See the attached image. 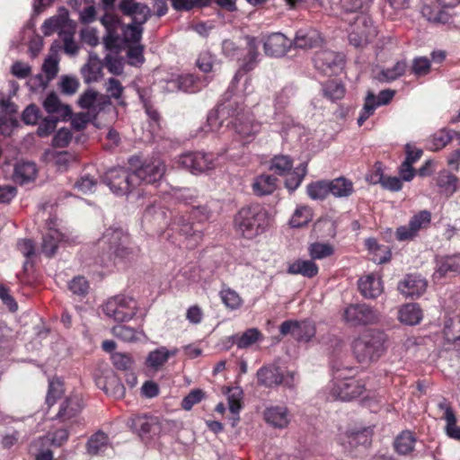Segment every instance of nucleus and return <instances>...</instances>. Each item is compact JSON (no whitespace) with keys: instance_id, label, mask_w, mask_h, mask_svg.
I'll list each match as a JSON object with an SVG mask.
<instances>
[{"instance_id":"f257e3e1","label":"nucleus","mask_w":460,"mask_h":460,"mask_svg":"<svg viewBox=\"0 0 460 460\" xmlns=\"http://www.w3.org/2000/svg\"><path fill=\"white\" fill-rule=\"evenodd\" d=\"M226 95L227 102L218 107V115L227 114L232 117L227 127L231 125L237 142L242 146L252 143L261 132V124L254 119L252 114L245 111L243 103L239 102L241 96L237 93L227 92Z\"/></svg>"},{"instance_id":"f03ea898","label":"nucleus","mask_w":460,"mask_h":460,"mask_svg":"<svg viewBox=\"0 0 460 460\" xmlns=\"http://www.w3.org/2000/svg\"><path fill=\"white\" fill-rule=\"evenodd\" d=\"M101 249L98 263L109 268L131 258L133 247L128 234L120 227H110L105 230L97 242Z\"/></svg>"},{"instance_id":"7ed1b4c3","label":"nucleus","mask_w":460,"mask_h":460,"mask_svg":"<svg viewBox=\"0 0 460 460\" xmlns=\"http://www.w3.org/2000/svg\"><path fill=\"white\" fill-rule=\"evenodd\" d=\"M388 336L377 329L363 332L353 340L351 350L358 362L370 364L376 362L387 350Z\"/></svg>"},{"instance_id":"20e7f679","label":"nucleus","mask_w":460,"mask_h":460,"mask_svg":"<svg viewBox=\"0 0 460 460\" xmlns=\"http://www.w3.org/2000/svg\"><path fill=\"white\" fill-rule=\"evenodd\" d=\"M270 214L260 204L242 208L234 217L237 233L246 239H253L263 234L270 226Z\"/></svg>"},{"instance_id":"39448f33","label":"nucleus","mask_w":460,"mask_h":460,"mask_svg":"<svg viewBox=\"0 0 460 460\" xmlns=\"http://www.w3.org/2000/svg\"><path fill=\"white\" fill-rule=\"evenodd\" d=\"M357 370L353 367L338 368L333 373L332 395L341 401H350L360 396L365 390L362 380L356 378Z\"/></svg>"},{"instance_id":"423d86ee","label":"nucleus","mask_w":460,"mask_h":460,"mask_svg":"<svg viewBox=\"0 0 460 460\" xmlns=\"http://www.w3.org/2000/svg\"><path fill=\"white\" fill-rule=\"evenodd\" d=\"M230 148H224L217 154L212 152L193 151L179 155L175 161L179 168H182L198 175L215 170Z\"/></svg>"},{"instance_id":"0eeeda50","label":"nucleus","mask_w":460,"mask_h":460,"mask_svg":"<svg viewBox=\"0 0 460 460\" xmlns=\"http://www.w3.org/2000/svg\"><path fill=\"white\" fill-rule=\"evenodd\" d=\"M210 217V211L207 206L192 207L189 215H178L175 217L172 229L178 231L181 234L189 239L191 243L190 246L196 245L202 238L200 229L194 228L195 223L207 221Z\"/></svg>"},{"instance_id":"6e6552de","label":"nucleus","mask_w":460,"mask_h":460,"mask_svg":"<svg viewBox=\"0 0 460 460\" xmlns=\"http://www.w3.org/2000/svg\"><path fill=\"white\" fill-rule=\"evenodd\" d=\"M257 382L259 385L272 388L280 385L287 388H294L298 383L296 372L286 370L283 371L275 365H266L257 371Z\"/></svg>"},{"instance_id":"1a4fd4ad","label":"nucleus","mask_w":460,"mask_h":460,"mask_svg":"<svg viewBox=\"0 0 460 460\" xmlns=\"http://www.w3.org/2000/svg\"><path fill=\"white\" fill-rule=\"evenodd\" d=\"M137 302L129 296L117 295L107 300L103 305L106 316L116 322H128L137 313Z\"/></svg>"},{"instance_id":"9d476101","label":"nucleus","mask_w":460,"mask_h":460,"mask_svg":"<svg viewBox=\"0 0 460 460\" xmlns=\"http://www.w3.org/2000/svg\"><path fill=\"white\" fill-rule=\"evenodd\" d=\"M377 33L371 17L367 13H360L349 25V40L354 47L360 48L373 41Z\"/></svg>"},{"instance_id":"9b49d317","label":"nucleus","mask_w":460,"mask_h":460,"mask_svg":"<svg viewBox=\"0 0 460 460\" xmlns=\"http://www.w3.org/2000/svg\"><path fill=\"white\" fill-rule=\"evenodd\" d=\"M296 88L291 85H285L274 95V112L272 115V125H276V129H284L291 122V118L288 114V107L296 94Z\"/></svg>"},{"instance_id":"f8f14e48","label":"nucleus","mask_w":460,"mask_h":460,"mask_svg":"<svg viewBox=\"0 0 460 460\" xmlns=\"http://www.w3.org/2000/svg\"><path fill=\"white\" fill-rule=\"evenodd\" d=\"M134 176V171L129 172L122 167L112 168L105 173L104 182L114 194L124 196L128 195L137 185V179Z\"/></svg>"},{"instance_id":"ddd939ff","label":"nucleus","mask_w":460,"mask_h":460,"mask_svg":"<svg viewBox=\"0 0 460 460\" xmlns=\"http://www.w3.org/2000/svg\"><path fill=\"white\" fill-rule=\"evenodd\" d=\"M373 433V427L355 424L348 427L345 431L339 433L338 442L345 451L350 452L357 447H367L370 445Z\"/></svg>"},{"instance_id":"4468645a","label":"nucleus","mask_w":460,"mask_h":460,"mask_svg":"<svg viewBox=\"0 0 460 460\" xmlns=\"http://www.w3.org/2000/svg\"><path fill=\"white\" fill-rule=\"evenodd\" d=\"M342 316L346 323L353 327L376 324L380 319L379 313L366 304L349 305Z\"/></svg>"},{"instance_id":"2eb2a0df","label":"nucleus","mask_w":460,"mask_h":460,"mask_svg":"<svg viewBox=\"0 0 460 460\" xmlns=\"http://www.w3.org/2000/svg\"><path fill=\"white\" fill-rule=\"evenodd\" d=\"M431 223V213L429 210H420L414 214L408 225L396 228L395 238L399 242L412 241L421 230L429 228Z\"/></svg>"},{"instance_id":"dca6fc26","label":"nucleus","mask_w":460,"mask_h":460,"mask_svg":"<svg viewBox=\"0 0 460 460\" xmlns=\"http://www.w3.org/2000/svg\"><path fill=\"white\" fill-rule=\"evenodd\" d=\"M137 184H154L162 180L165 172L164 162L159 156L146 158L134 170Z\"/></svg>"},{"instance_id":"f3484780","label":"nucleus","mask_w":460,"mask_h":460,"mask_svg":"<svg viewBox=\"0 0 460 460\" xmlns=\"http://www.w3.org/2000/svg\"><path fill=\"white\" fill-rule=\"evenodd\" d=\"M247 52L243 56L241 68L234 75L229 87L228 93H236V87L240 79L245 75L246 73L252 71L260 62L259 45L260 41L254 37H247Z\"/></svg>"},{"instance_id":"a211bd4d","label":"nucleus","mask_w":460,"mask_h":460,"mask_svg":"<svg viewBox=\"0 0 460 460\" xmlns=\"http://www.w3.org/2000/svg\"><path fill=\"white\" fill-rule=\"evenodd\" d=\"M421 14L429 22L433 23H447L449 15L441 8H453L460 4V0H422Z\"/></svg>"},{"instance_id":"6ab92c4d","label":"nucleus","mask_w":460,"mask_h":460,"mask_svg":"<svg viewBox=\"0 0 460 460\" xmlns=\"http://www.w3.org/2000/svg\"><path fill=\"white\" fill-rule=\"evenodd\" d=\"M279 332L282 335L290 333L299 342H309L315 335V325L313 322L285 321L280 324Z\"/></svg>"},{"instance_id":"aec40b11","label":"nucleus","mask_w":460,"mask_h":460,"mask_svg":"<svg viewBox=\"0 0 460 460\" xmlns=\"http://www.w3.org/2000/svg\"><path fill=\"white\" fill-rule=\"evenodd\" d=\"M102 24L106 30V35L103 38V43L107 49L118 50L122 48V37L119 34L121 29L119 18L112 13H106L101 19Z\"/></svg>"},{"instance_id":"412c9836","label":"nucleus","mask_w":460,"mask_h":460,"mask_svg":"<svg viewBox=\"0 0 460 460\" xmlns=\"http://www.w3.org/2000/svg\"><path fill=\"white\" fill-rule=\"evenodd\" d=\"M314 62L316 69L328 76H332L342 69L344 59L341 54L324 49L314 55Z\"/></svg>"},{"instance_id":"4be33fe9","label":"nucleus","mask_w":460,"mask_h":460,"mask_svg":"<svg viewBox=\"0 0 460 460\" xmlns=\"http://www.w3.org/2000/svg\"><path fill=\"white\" fill-rule=\"evenodd\" d=\"M266 56L282 58L292 48V40L281 32H272L261 38Z\"/></svg>"},{"instance_id":"5701e85b","label":"nucleus","mask_w":460,"mask_h":460,"mask_svg":"<svg viewBox=\"0 0 460 460\" xmlns=\"http://www.w3.org/2000/svg\"><path fill=\"white\" fill-rule=\"evenodd\" d=\"M55 218H49L48 230L43 234L41 252L50 257L54 255L61 243H66L67 237L58 229Z\"/></svg>"},{"instance_id":"b1692460","label":"nucleus","mask_w":460,"mask_h":460,"mask_svg":"<svg viewBox=\"0 0 460 460\" xmlns=\"http://www.w3.org/2000/svg\"><path fill=\"white\" fill-rule=\"evenodd\" d=\"M427 288V281L417 274H409L398 284V290L405 297L416 298Z\"/></svg>"},{"instance_id":"393cba45","label":"nucleus","mask_w":460,"mask_h":460,"mask_svg":"<svg viewBox=\"0 0 460 460\" xmlns=\"http://www.w3.org/2000/svg\"><path fill=\"white\" fill-rule=\"evenodd\" d=\"M263 417L268 424L277 429L287 428L291 420L290 411L284 404L267 407Z\"/></svg>"},{"instance_id":"a878e982","label":"nucleus","mask_w":460,"mask_h":460,"mask_svg":"<svg viewBox=\"0 0 460 460\" xmlns=\"http://www.w3.org/2000/svg\"><path fill=\"white\" fill-rule=\"evenodd\" d=\"M83 409V402L78 395H73L64 400L57 414V419L61 422L74 423L81 410Z\"/></svg>"},{"instance_id":"bb28decb","label":"nucleus","mask_w":460,"mask_h":460,"mask_svg":"<svg viewBox=\"0 0 460 460\" xmlns=\"http://www.w3.org/2000/svg\"><path fill=\"white\" fill-rule=\"evenodd\" d=\"M358 288L367 299H375L384 291L380 277L373 273L362 276L358 281Z\"/></svg>"},{"instance_id":"cd10ccee","label":"nucleus","mask_w":460,"mask_h":460,"mask_svg":"<svg viewBox=\"0 0 460 460\" xmlns=\"http://www.w3.org/2000/svg\"><path fill=\"white\" fill-rule=\"evenodd\" d=\"M119 9L124 14L132 17V23L144 24L150 15L149 8L135 0H122L119 3Z\"/></svg>"},{"instance_id":"c85d7f7f","label":"nucleus","mask_w":460,"mask_h":460,"mask_svg":"<svg viewBox=\"0 0 460 460\" xmlns=\"http://www.w3.org/2000/svg\"><path fill=\"white\" fill-rule=\"evenodd\" d=\"M178 353L177 349H168L164 346H161L150 351L146 358V367L154 372L159 371L171 357Z\"/></svg>"},{"instance_id":"c756f323","label":"nucleus","mask_w":460,"mask_h":460,"mask_svg":"<svg viewBox=\"0 0 460 460\" xmlns=\"http://www.w3.org/2000/svg\"><path fill=\"white\" fill-rule=\"evenodd\" d=\"M43 107L49 115L62 119V120L70 118L72 114L70 107L63 104L55 93H50L47 95L43 102Z\"/></svg>"},{"instance_id":"7c9ffc66","label":"nucleus","mask_w":460,"mask_h":460,"mask_svg":"<svg viewBox=\"0 0 460 460\" xmlns=\"http://www.w3.org/2000/svg\"><path fill=\"white\" fill-rule=\"evenodd\" d=\"M322 42L319 32L315 30H298L295 39L292 40V47L295 49H313Z\"/></svg>"},{"instance_id":"2f4dec72","label":"nucleus","mask_w":460,"mask_h":460,"mask_svg":"<svg viewBox=\"0 0 460 460\" xmlns=\"http://www.w3.org/2000/svg\"><path fill=\"white\" fill-rule=\"evenodd\" d=\"M46 158L52 163L58 171L65 172L77 163L75 154L68 151L48 150L45 153Z\"/></svg>"},{"instance_id":"473e14b6","label":"nucleus","mask_w":460,"mask_h":460,"mask_svg":"<svg viewBox=\"0 0 460 460\" xmlns=\"http://www.w3.org/2000/svg\"><path fill=\"white\" fill-rule=\"evenodd\" d=\"M436 184L440 189V192L447 198L460 188L459 179L447 170H442L438 173Z\"/></svg>"},{"instance_id":"72a5a7b5","label":"nucleus","mask_w":460,"mask_h":460,"mask_svg":"<svg viewBox=\"0 0 460 460\" xmlns=\"http://www.w3.org/2000/svg\"><path fill=\"white\" fill-rule=\"evenodd\" d=\"M287 271L291 275H301L305 278L312 279L318 274L319 268L311 259H297L289 263Z\"/></svg>"},{"instance_id":"f704fd0d","label":"nucleus","mask_w":460,"mask_h":460,"mask_svg":"<svg viewBox=\"0 0 460 460\" xmlns=\"http://www.w3.org/2000/svg\"><path fill=\"white\" fill-rule=\"evenodd\" d=\"M454 130L443 128L426 139L425 148L432 152H438L446 147L453 139Z\"/></svg>"},{"instance_id":"c9c22d12","label":"nucleus","mask_w":460,"mask_h":460,"mask_svg":"<svg viewBox=\"0 0 460 460\" xmlns=\"http://www.w3.org/2000/svg\"><path fill=\"white\" fill-rule=\"evenodd\" d=\"M278 179L270 174H261L254 178L252 190L256 196L262 197L272 194L277 189Z\"/></svg>"},{"instance_id":"e433bc0d","label":"nucleus","mask_w":460,"mask_h":460,"mask_svg":"<svg viewBox=\"0 0 460 460\" xmlns=\"http://www.w3.org/2000/svg\"><path fill=\"white\" fill-rule=\"evenodd\" d=\"M36 164L31 162H18L14 166L13 179L21 185L29 183L36 178Z\"/></svg>"},{"instance_id":"4c0bfd02","label":"nucleus","mask_w":460,"mask_h":460,"mask_svg":"<svg viewBox=\"0 0 460 460\" xmlns=\"http://www.w3.org/2000/svg\"><path fill=\"white\" fill-rule=\"evenodd\" d=\"M365 245L372 254V261L376 264H384L390 261L392 252L388 246L379 244L375 238H367Z\"/></svg>"},{"instance_id":"58836bf2","label":"nucleus","mask_w":460,"mask_h":460,"mask_svg":"<svg viewBox=\"0 0 460 460\" xmlns=\"http://www.w3.org/2000/svg\"><path fill=\"white\" fill-rule=\"evenodd\" d=\"M201 279L200 269L196 265L183 267L176 275V284L179 288H185Z\"/></svg>"},{"instance_id":"ea45409f","label":"nucleus","mask_w":460,"mask_h":460,"mask_svg":"<svg viewBox=\"0 0 460 460\" xmlns=\"http://www.w3.org/2000/svg\"><path fill=\"white\" fill-rule=\"evenodd\" d=\"M416 442L415 435L409 430H404L395 438L394 447L399 455L408 456L413 452Z\"/></svg>"},{"instance_id":"a19ab883","label":"nucleus","mask_w":460,"mask_h":460,"mask_svg":"<svg viewBox=\"0 0 460 460\" xmlns=\"http://www.w3.org/2000/svg\"><path fill=\"white\" fill-rule=\"evenodd\" d=\"M69 432L66 429H58L54 432H49L33 442L34 447H61L68 439Z\"/></svg>"},{"instance_id":"79ce46f5","label":"nucleus","mask_w":460,"mask_h":460,"mask_svg":"<svg viewBox=\"0 0 460 460\" xmlns=\"http://www.w3.org/2000/svg\"><path fill=\"white\" fill-rule=\"evenodd\" d=\"M111 447L107 434L97 431L90 437L86 444L87 453L92 456L104 453Z\"/></svg>"},{"instance_id":"37998d69","label":"nucleus","mask_w":460,"mask_h":460,"mask_svg":"<svg viewBox=\"0 0 460 460\" xmlns=\"http://www.w3.org/2000/svg\"><path fill=\"white\" fill-rule=\"evenodd\" d=\"M233 344L238 349H247L258 341L262 339V333L257 328L247 329L241 334H234L231 337Z\"/></svg>"},{"instance_id":"c03bdc74","label":"nucleus","mask_w":460,"mask_h":460,"mask_svg":"<svg viewBox=\"0 0 460 460\" xmlns=\"http://www.w3.org/2000/svg\"><path fill=\"white\" fill-rule=\"evenodd\" d=\"M81 73L85 83L97 82L102 76V63L97 56L90 55L88 62L82 67Z\"/></svg>"},{"instance_id":"a18cd8bd","label":"nucleus","mask_w":460,"mask_h":460,"mask_svg":"<svg viewBox=\"0 0 460 460\" xmlns=\"http://www.w3.org/2000/svg\"><path fill=\"white\" fill-rule=\"evenodd\" d=\"M422 319V311L417 304H406L399 310V320L407 325L418 324Z\"/></svg>"},{"instance_id":"49530a36","label":"nucleus","mask_w":460,"mask_h":460,"mask_svg":"<svg viewBox=\"0 0 460 460\" xmlns=\"http://www.w3.org/2000/svg\"><path fill=\"white\" fill-rule=\"evenodd\" d=\"M156 424V419L152 416H135L130 419L128 425L141 438L148 435Z\"/></svg>"},{"instance_id":"de8ad7c7","label":"nucleus","mask_w":460,"mask_h":460,"mask_svg":"<svg viewBox=\"0 0 460 460\" xmlns=\"http://www.w3.org/2000/svg\"><path fill=\"white\" fill-rule=\"evenodd\" d=\"M375 183H380L384 189L391 191H399L402 188V179L396 176H385L380 164H376Z\"/></svg>"},{"instance_id":"09e8293b","label":"nucleus","mask_w":460,"mask_h":460,"mask_svg":"<svg viewBox=\"0 0 460 460\" xmlns=\"http://www.w3.org/2000/svg\"><path fill=\"white\" fill-rule=\"evenodd\" d=\"M328 182L330 187V193H332L334 197L347 198L350 196L354 191L352 181L344 177H339Z\"/></svg>"},{"instance_id":"8fccbe9b","label":"nucleus","mask_w":460,"mask_h":460,"mask_svg":"<svg viewBox=\"0 0 460 460\" xmlns=\"http://www.w3.org/2000/svg\"><path fill=\"white\" fill-rule=\"evenodd\" d=\"M308 254L314 261L331 257L334 253V247L328 243L314 242L308 246Z\"/></svg>"},{"instance_id":"3c124183","label":"nucleus","mask_w":460,"mask_h":460,"mask_svg":"<svg viewBox=\"0 0 460 460\" xmlns=\"http://www.w3.org/2000/svg\"><path fill=\"white\" fill-rule=\"evenodd\" d=\"M407 63L405 60L397 61L393 67L380 71L377 79L381 82H392L401 77L406 71Z\"/></svg>"},{"instance_id":"603ef678","label":"nucleus","mask_w":460,"mask_h":460,"mask_svg":"<svg viewBox=\"0 0 460 460\" xmlns=\"http://www.w3.org/2000/svg\"><path fill=\"white\" fill-rule=\"evenodd\" d=\"M448 273H454V263L450 255L436 258V267L432 275L434 281H440Z\"/></svg>"},{"instance_id":"864d4df0","label":"nucleus","mask_w":460,"mask_h":460,"mask_svg":"<svg viewBox=\"0 0 460 460\" xmlns=\"http://www.w3.org/2000/svg\"><path fill=\"white\" fill-rule=\"evenodd\" d=\"M75 28L69 25L67 29L58 31V37L63 41L64 51L68 55H75L78 52V45L75 41Z\"/></svg>"},{"instance_id":"5fc2aeb1","label":"nucleus","mask_w":460,"mask_h":460,"mask_svg":"<svg viewBox=\"0 0 460 460\" xmlns=\"http://www.w3.org/2000/svg\"><path fill=\"white\" fill-rule=\"evenodd\" d=\"M444 337L448 343L460 341V315L448 319L443 330Z\"/></svg>"},{"instance_id":"6e6d98bb","label":"nucleus","mask_w":460,"mask_h":460,"mask_svg":"<svg viewBox=\"0 0 460 460\" xmlns=\"http://www.w3.org/2000/svg\"><path fill=\"white\" fill-rule=\"evenodd\" d=\"M222 303L230 310H237L243 305L240 295L230 288H224L219 292Z\"/></svg>"},{"instance_id":"4d7b16f0","label":"nucleus","mask_w":460,"mask_h":460,"mask_svg":"<svg viewBox=\"0 0 460 460\" xmlns=\"http://www.w3.org/2000/svg\"><path fill=\"white\" fill-rule=\"evenodd\" d=\"M306 173V163L301 164L299 166L296 167L294 171L291 173H289V175L287 177L285 181L286 188L288 189L290 191L296 190L302 183Z\"/></svg>"},{"instance_id":"13d9d810","label":"nucleus","mask_w":460,"mask_h":460,"mask_svg":"<svg viewBox=\"0 0 460 460\" xmlns=\"http://www.w3.org/2000/svg\"><path fill=\"white\" fill-rule=\"evenodd\" d=\"M306 192L310 199L314 200H323L330 193L329 182L318 181L307 185Z\"/></svg>"},{"instance_id":"bf43d9fd","label":"nucleus","mask_w":460,"mask_h":460,"mask_svg":"<svg viewBox=\"0 0 460 460\" xmlns=\"http://www.w3.org/2000/svg\"><path fill=\"white\" fill-rule=\"evenodd\" d=\"M180 77V84H181V92L183 93H196L201 90L207 83L200 80L199 77L193 75H179Z\"/></svg>"},{"instance_id":"052dcab7","label":"nucleus","mask_w":460,"mask_h":460,"mask_svg":"<svg viewBox=\"0 0 460 460\" xmlns=\"http://www.w3.org/2000/svg\"><path fill=\"white\" fill-rule=\"evenodd\" d=\"M142 25L131 22L123 29L122 47L128 44H139L143 32Z\"/></svg>"},{"instance_id":"680f3d73","label":"nucleus","mask_w":460,"mask_h":460,"mask_svg":"<svg viewBox=\"0 0 460 460\" xmlns=\"http://www.w3.org/2000/svg\"><path fill=\"white\" fill-rule=\"evenodd\" d=\"M313 213L311 208L307 206H301L295 210L289 220V224L294 228L302 227L311 221Z\"/></svg>"},{"instance_id":"e2e57ef3","label":"nucleus","mask_w":460,"mask_h":460,"mask_svg":"<svg viewBox=\"0 0 460 460\" xmlns=\"http://www.w3.org/2000/svg\"><path fill=\"white\" fill-rule=\"evenodd\" d=\"M293 166V161L288 155H275L270 162V169L279 175H284Z\"/></svg>"},{"instance_id":"0e129e2a","label":"nucleus","mask_w":460,"mask_h":460,"mask_svg":"<svg viewBox=\"0 0 460 460\" xmlns=\"http://www.w3.org/2000/svg\"><path fill=\"white\" fill-rule=\"evenodd\" d=\"M111 332L116 338L126 342L135 341L138 340V335L142 334V332L122 324L114 326Z\"/></svg>"},{"instance_id":"69168bd1","label":"nucleus","mask_w":460,"mask_h":460,"mask_svg":"<svg viewBox=\"0 0 460 460\" xmlns=\"http://www.w3.org/2000/svg\"><path fill=\"white\" fill-rule=\"evenodd\" d=\"M376 108H378V106L376 103V95L369 92L365 99L364 106L357 119L358 125L361 127L364 122L374 114Z\"/></svg>"},{"instance_id":"338daca9","label":"nucleus","mask_w":460,"mask_h":460,"mask_svg":"<svg viewBox=\"0 0 460 460\" xmlns=\"http://www.w3.org/2000/svg\"><path fill=\"white\" fill-rule=\"evenodd\" d=\"M128 63L133 66H140L145 62L144 46L141 44L127 45Z\"/></svg>"},{"instance_id":"774afa93","label":"nucleus","mask_w":460,"mask_h":460,"mask_svg":"<svg viewBox=\"0 0 460 460\" xmlns=\"http://www.w3.org/2000/svg\"><path fill=\"white\" fill-rule=\"evenodd\" d=\"M372 3L373 0H340L341 8L346 13H365Z\"/></svg>"}]
</instances>
